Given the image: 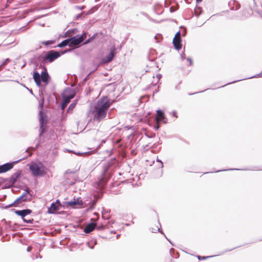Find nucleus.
Returning a JSON list of instances; mask_svg holds the SVG:
<instances>
[{"label": "nucleus", "instance_id": "8", "mask_svg": "<svg viewBox=\"0 0 262 262\" xmlns=\"http://www.w3.org/2000/svg\"><path fill=\"white\" fill-rule=\"evenodd\" d=\"M173 43L174 48L179 50L181 49L182 45H181V39L180 36V33L179 32H177L175 35L173 39Z\"/></svg>", "mask_w": 262, "mask_h": 262}, {"label": "nucleus", "instance_id": "25", "mask_svg": "<svg viewBox=\"0 0 262 262\" xmlns=\"http://www.w3.org/2000/svg\"><path fill=\"white\" fill-rule=\"evenodd\" d=\"M159 123H160V122L157 123V125L156 126H155L154 128H155L156 130H158L159 129V128L160 127Z\"/></svg>", "mask_w": 262, "mask_h": 262}, {"label": "nucleus", "instance_id": "17", "mask_svg": "<svg viewBox=\"0 0 262 262\" xmlns=\"http://www.w3.org/2000/svg\"><path fill=\"white\" fill-rule=\"evenodd\" d=\"M49 75L47 72H42L41 74V80L46 83L48 82Z\"/></svg>", "mask_w": 262, "mask_h": 262}, {"label": "nucleus", "instance_id": "22", "mask_svg": "<svg viewBox=\"0 0 262 262\" xmlns=\"http://www.w3.org/2000/svg\"><path fill=\"white\" fill-rule=\"evenodd\" d=\"M54 43V41H53V40H48V41L41 42V44L44 45L45 46L52 45V44H53Z\"/></svg>", "mask_w": 262, "mask_h": 262}, {"label": "nucleus", "instance_id": "7", "mask_svg": "<svg viewBox=\"0 0 262 262\" xmlns=\"http://www.w3.org/2000/svg\"><path fill=\"white\" fill-rule=\"evenodd\" d=\"M61 207V204L58 200H57L55 202L51 204V206L48 208V212L49 213H54L56 211L59 210Z\"/></svg>", "mask_w": 262, "mask_h": 262}, {"label": "nucleus", "instance_id": "13", "mask_svg": "<svg viewBox=\"0 0 262 262\" xmlns=\"http://www.w3.org/2000/svg\"><path fill=\"white\" fill-rule=\"evenodd\" d=\"M164 119V114L161 111L158 110L157 111V116L156 117V123L160 122Z\"/></svg>", "mask_w": 262, "mask_h": 262}, {"label": "nucleus", "instance_id": "1", "mask_svg": "<svg viewBox=\"0 0 262 262\" xmlns=\"http://www.w3.org/2000/svg\"><path fill=\"white\" fill-rule=\"evenodd\" d=\"M112 104L113 101L108 97L100 98L93 111L94 119L99 121L104 119L106 116L108 108Z\"/></svg>", "mask_w": 262, "mask_h": 262}, {"label": "nucleus", "instance_id": "28", "mask_svg": "<svg viewBox=\"0 0 262 262\" xmlns=\"http://www.w3.org/2000/svg\"><path fill=\"white\" fill-rule=\"evenodd\" d=\"M103 227L102 226H97V228L98 229H100L102 228Z\"/></svg>", "mask_w": 262, "mask_h": 262}, {"label": "nucleus", "instance_id": "3", "mask_svg": "<svg viewBox=\"0 0 262 262\" xmlns=\"http://www.w3.org/2000/svg\"><path fill=\"white\" fill-rule=\"evenodd\" d=\"M60 54L58 52L54 50H51L46 52L45 54V55L42 57V58L43 61H49L51 62L58 58Z\"/></svg>", "mask_w": 262, "mask_h": 262}, {"label": "nucleus", "instance_id": "19", "mask_svg": "<svg viewBox=\"0 0 262 262\" xmlns=\"http://www.w3.org/2000/svg\"><path fill=\"white\" fill-rule=\"evenodd\" d=\"M26 201H27V199L26 198H25V195H23L21 196L20 197H19V198H18L17 200H16L14 202V203L19 204V203H21L22 202Z\"/></svg>", "mask_w": 262, "mask_h": 262}, {"label": "nucleus", "instance_id": "21", "mask_svg": "<svg viewBox=\"0 0 262 262\" xmlns=\"http://www.w3.org/2000/svg\"><path fill=\"white\" fill-rule=\"evenodd\" d=\"M40 124H41L40 128L43 130V119L42 113L41 112L40 113Z\"/></svg>", "mask_w": 262, "mask_h": 262}, {"label": "nucleus", "instance_id": "10", "mask_svg": "<svg viewBox=\"0 0 262 262\" xmlns=\"http://www.w3.org/2000/svg\"><path fill=\"white\" fill-rule=\"evenodd\" d=\"M13 165L12 163H6L0 166V173L8 171L12 168Z\"/></svg>", "mask_w": 262, "mask_h": 262}, {"label": "nucleus", "instance_id": "12", "mask_svg": "<svg viewBox=\"0 0 262 262\" xmlns=\"http://www.w3.org/2000/svg\"><path fill=\"white\" fill-rule=\"evenodd\" d=\"M68 204L72 207L78 205L81 207L83 205V202L80 199V198H79L76 200H74V201L68 202Z\"/></svg>", "mask_w": 262, "mask_h": 262}, {"label": "nucleus", "instance_id": "18", "mask_svg": "<svg viewBox=\"0 0 262 262\" xmlns=\"http://www.w3.org/2000/svg\"><path fill=\"white\" fill-rule=\"evenodd\" d=\"M70 40L69 39H66L63 41H62L61 42L58 44V47L60 48L64 47L67 45H68L70 47Z\"/></svg>", "mask_w": 262, "mask_h": 262}, {"label": "nucleus", "instance_id": "27", "mask_svg": "<svg viewBox=\"0 0 262 262\" xmlns=\"http://www.w3.org/2000/svg\"><path fill=\"white\" fill-rule=\"evenodd\" d=\"M31 250H32V248H31V247H30H30H28V248H27V251H28V252H30V251H31Z\"/></svg>", "mask_w": 262, "mask_h": 262}, {"label": "nucleus", "instance_id": "24", "mask_svg": "<svg viewBox=\"0 0 262 262\" xmlns=\"http://www.w3.org/2000/svg\"><path fill=\"white\" fill-rule=\"evenodd\" d=\"M208 257H205V256H198V259L199 260H203V259H205L207 258Z\"/></svg>", "mask_w": 262, "mask_h": 262}, {"label": "nucleus", "instance_id": "9", "mask_svg": "<svg viewBox=\"0 0 262 262\" xmlns=\"http://www.w3.org/2000/svg\"><path fill=\"white\" fill-rule=\"evenodd\" d=\"M32 212L30 209H25L22 210H16L15 213L16 214L20 216L21 219H24L25 216Z\"/></svg>", "mask_w": 262, "mask_h": 262}, {"label": "nucleus", "instance_id": "30", "mask_svg": "<svg viewBox=\"0 0 262 262\" xmlns=\"http://www.w3.org/2000/svg\"><path fill=\"white\" fill-rule=\"evenodd\" d=\"M88 42H89V40H87V41H86L84 42V44H86V43H88Z\"/></svg>", "mask_w": 262, "mask_h": 262}, {"label": "nucleus", "instance_id": "14", "mask_svg": "<svg viewBox=\"0 0 262 262\" xmlns=\"http://www.w3.org/2000/svg\"><path fill=\"white\" fill-rule=\"evenodd\" d=\"M34 80L38 86L41 85V76L38 72H35L33 74Z\"/></svg>", "mask_w": 262, "mask_h": 262}, {"label": "nucleus", "instance_id": "4", "mask_svg": "<svg viewBox=\"0 0 262 262\" xmlns=\"http://www.w3.org/2000/svg\"><path fill=\"white\" fill-rule=\"evenodd\" d=\"M66 92L68 93V95L65 94L63 96V102L61 104L62 110H64L66 108L68 104L70 102L71 99H73L76 95L75 91L71 89L68 90Z\"/></svg>", "mask_w": 262, "mask_h": 262}, {"label": "nucleus", "instance_id": "2", "mask_svg": "<svg viewBox=\"0 0 262 262\" xmlns=\"http://www.w3.org/2000/svg\"><path fill=\"white\" fill-rule=\"evenodd\" d=\"M29 168L34 176H42L46 173L45 167L41 162L32 163Z\"/></svg>", "mask_w": 262, "mask_h": 262}, {"label": "nucleus", "instance_id": "5", "mask_svg": "<svg viewBox=\"0 0 262 262\" xmlns=\"http://www.w3.org/2000/svg\"><path fill=\"white\" fill-rule=\"evenodd\" d=\"M86 37V33H84L79 37H74L71 38H69L70 41V47H74L79 45L82 42Z\"/></svg>", "mask_w": 262, "mask_h": 262}, {"label": "nucleus", "instance_id": "26", "mask_svg": "<svg viewBox=\"0 0 262 262\" xmlns=\"http://www.w3.org/2000/svg\"><path fill=\"white\" fill-rule=\"evenodd\" d=\"M187 60L189 61L190 66H192L193 64L192 60L190 58H187Z\"/></svg>", "mask_w": 262, "mask_h": 262}, {"label": "nucleus", "instance_id": "6", "mask_svg": "<svg viewBox=\"0 0 262 262\" xmlns=\"http://www.w3.org/2000/svg\"><path fill=\"white\" fill-rule=\"evenodd\" d=\"M115 54L116 48L115 46H113L111 48L110 53H109V54L107 56H106L105 58L102 59V62L103 63H106L111 62L114 58Z\"/></svg>", "mask_w": 262, "mask_h": 262}, {"label": "nucleus", "instance_id": "20", "mask_svg": "<svg viewBox=\"0 0 262 262\" xmlns=\"http://www.w3.org/2000/svg\"><path fill=\"white\" fill-rule=\"evenodd\" d=\"M77 104V101H75L73 103H71L68 108V112L72 111V110L74 109V108L75 107L76 105Z\"/></svg>", "mask_w": 262, "mask_h": 262}, {"label": "nucleus", "instance_id": "16", "mask_svg": "<svg viewBox=\"0 0 262 262\" xmlns=\"http://www.w3.org/2000/svg\"><path fill=\"white\" fill-rule=\"evenodd\" d=\"M252 14V10L250 8L245 9L242 12V14L243 16L248 17Z\"/></svg>", "mask_w": 262, "mask_h": 262}, {"label": "nucleus", "instance_id": "15", "mask_svg": "<svg viewBox=\"0 0 262 262\" xmlns=\"http://www.w3.org/2000/svg\"><path fill=\"white\" fill-rule=\"evenodd\" d=\"M20 174L18 172L14 173L9 179L10 183L13 185L16 182L17 179L19 178Z\"/></svg>", "mask_w": 262, "mask_h": 262}, {"label": "nucleus", "instance_id": "11", "mask_svg": "<svg viewBox=\"0 0 262 262\" xmlns=\"http://www.w3.org/2000/svg\"><path fill=\"white\" fill-rule=\"evenodd\" d=\"M96 227V224L91 223L88 224L84 229V232L86 233H89L93 231Z\"/></svg>", "mask_w": 262, "mask_h": 262}, {"label": "nucleus", "instance_id": "29", "mask_svg": "<svg viewBox=\"0 0 262 262\" xmlns=\"http://www.w3.org/2000/svg\"><path fill=\"white\" fill-rule=\"evenodd\" d=\"M202 0H196L197 3H200V2H202Z\"/></svg>", "mask_w": 262, "mask_h": 262}, {"label": "nucleus", "instance_id": "23", "mask_svg": "<svg viewBox=\"0 0 262 262\" xmlns=\"http://www.w3.org/2000/svg\"><path fill=\"white\" fill-rule=\"evenodd\" d=\"M24 222H26V223H32L34 220L33 219H26L25 218L23 219Z\"/></svg>", "mask_w": 262, "mask_h": 262}]
</instances>
